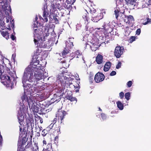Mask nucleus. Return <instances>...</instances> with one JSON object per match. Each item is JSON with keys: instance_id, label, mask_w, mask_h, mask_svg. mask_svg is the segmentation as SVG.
<instances>
[{"instance_id": "72a5a7b5", "label": "nucleus", "mask_w": 151, "mask_h": 151, "mask_svg": "<svg viewBox=\"0 0 151 151\" xmlns=\"http://www.w3.org/2000/svg\"><path fill=\"white\" fill-rule=\"evenodd\" d=\"M132 84V81H130L127 82V85L128 88H130Z\"/></svg>"}, {"instance_id": "7c9ffc66", "label": "nucleus", "mask_w": 151, "mask_h": 151, "mask_svg": "<svg viewBox=\"0 0 151 151\" xmlns=\"http://www.w3.org/2000/svg\"><path fill=\"white\" fill-rule=\"evenodd\" d=\"M146 20L147 22H144L143 23V25H145L150 23L151 21V19H150L148 17H147L146 18Z\"/></svg>"}, {"instance_id": "6ab92c4d", "label": "nucleus", "mask_w": 151, "mask_h": 151, "mask_svg": "<svg viewBox=\"0 0 151 151\" xmlns=\"http://www.w3.org/2000/svg\"><path fill=\"white\" fill-rule=\"evenodd\" d=\"M127 3L131 5L132 6H134L137 5V3L135 0H125Z\"/></svg>"}, {"instance_id": "603ef678", "label": "nucleus", "mask_w": 151, "mask_h": 151, "mask_svg": "<svg viewBox=\"0 0 151 151\" xmlns=\"http://www.w3.org/2000/svg\"><path fill=\"white\" fill-rule=\"evenodd\" d=\"M40 129V130H42V127H39Z\"/></svg>"}, {"instance_id": "680f3d73", "label": "nucleus", "mask_w": 151, "mask_h": 151, "mask_svg": "<svg viewBox=\"0 0 151 151\" xmlns=\"http://www.w3.org/2000/svg\"><path fill=\"white\" fill-rule=\"evenodd\" d=\"M61 91V92H62V91H63L62 90Z\"/></svg>"}, {"instance_id": "f03ea898", "label": "nucleus", "mask_w": 151, "mask_h": 151, "mask_svg": "<svg viewBox=\"0 0 151 151\" xmlns=\"http://www.w3.org/2000/svg\"><path fill=\"white\" fill-rule=\"evenodd\" d=\"M38 26L39 28L37 29L38 27H37L35 23L34 25V42L35 44L37 46L41 48H45L47 47H49L53 45L55 40L57 39V37L56 34L52 33L50 39L46 43L45 42V39L48 36L49 29L46 27H43L40 25L39 24Z\"/></svg>"}, {"instance_id": "2eb2a0df", "label": "nucleus", "mask_w": 151, "mask_h": 151, "mask_svg": "<svg viewBox=\"0 0 151 151\" xmlns=\"http://www.w3.org/2000/svg\"><path fill=\"white\" fill-rule=\"evenodd\" d=\"M27 125L28 127H31L32 129L34 126V120L32 118L28 119L26 120Z\"/></svg>"}, {"instance_id": "4be33fe9", "label": "nucleus", "mask_w": 151, "mask_h": 151, "mask_svg": "<svg viewBox=\"0 0 151 151\" xmlns=\"http://www.w3.org/2000/svg\"><path fill=\"white\" fill-rule=\"evenodd\" d=\"M117 107L120 110H122L124 108V105L120 101H118L116 102Z\"/></svg>"}, {"instance_id": "49530a36", "label": "nucleus", "mask_w": 151, "mask_h": 151, "mask_svg": "<svg viewBox=\"0 0 151 151\" xmlns=\"http://www.w3.org/2000/svg\"><path fill=\"white\" fill-rule=\"evenodd\" d=\"M14 26V24L13 23H11V27H13Z\"/></svg>"}, {"instance_id": "58836bf2", "label": "nucleus", "mask_w": 151, "mask_h": 151, "mask_svg": "<svg viewBox=\"0 0 151 151\" xmlns=\"http://www.w3.org/2000/svg\"><path fill=\"white\" fill-rule=\"evenodd\" d=\"M101 116L102 119L103 120H104L106 119V116L105 114H101Z\"/></svg>"}, {"instance_id": "0eeeda50", "label": "nucleus", "mask_w": 151, "mask_h": 151, "mask_svg": "<svg viewBox=\"0 0 151 151\" xmlns=\"http://www.w3.org/2000/svg\"><path fill=\"white\" fill-rule=\"evenodd\" d=\"M1 8H0V12L2 14L7 15L11 13V9L10 6L4 3H1Z\"/></svg>"}, {"instance_id": "6e6552de", "label": "nucleus", "mask_w": 151, "mask_h": 151, "mask_svg": "<svg viewBox=\"0 0 151 151\" xmlns=\"http://www.w3.org/2000/svg\"><path fill=\"white\" fill-rule=\"evenodd\" d=\"M91 13L92 14L91 19L93 22H97L102 18V17L101 16L102 14L96 13L95 10H93V11H91Z\"/></svg>"}, {"instance_id": "e433bc0d", "label": "nucleus", "mask_w": 151, "mask_h": 151, "mask_svg": "<svg viewBox=\"0 0 151 151\" xmlns=\"http://www.w3.org/2000/svg\"><path fill=\"white\" fill-rule=\"evenodd\" d=\"M141 32V30L140 29H137L136 31V34L137 35H139Z\"/></svg>"}, {"instance_id": "412c9836", "label": "nucleus", "mask_w": 151, "mask_h": 151, "mask_svg": "<svg viewBox=\"0 0 151 151\" xmlns=\"http://www.w3.org/2000/svg\"><path fill=\"white\" fill-rule=\"evenodd\" d=\"M1 32L2 36L6 39L7 40L9 38V36L8 32L1 31Z\"/></svg>"}, {"instance_id": "f704fd0d", "label": "nucleus", "mask_w": 151, "mask_h": 151, "mask_svg": "<svg viewBox=\"0 0 151 151\" xmlns=\"http://www.w3.org/2000/svg\"><path fill=\"white\" fill-rule=\"evenodd\" d=\"M124 96V94L123 92H121L119 94V96L121 99L123 98Z\"/></svg>"}, {"instance_id": "f257e3e1", "label": "nucleus", "mask_w": 151, "mask_h": 151, "mask_svg": "<svg viewBox=\"0 0 151 151\" xmlns=\"http://www.w3.org/2000/svg\"><path fill=\"white\" fill-rule=\"evenodd\" d=\"M40 60L38 57H33L30 65L25 69L22 79L24 92L21 99L24 104H28L31 108L35 102V98L31 94L42 90L44 88L38 85V81L43 79L46 74L43 67L39 65Z\"/></svg>"}, {"instance_id": "423d86ee", "label": "nucleus", "mask_w": 151, "mask_h": 151, "mask_svg": "<svg viewBox=\"0 0 151 151\" xmlns=\"http://www.w3.org/2000/svg\"><path fill=\"white\" fill-rule=\"evenodd\" d=\"M24 116L25 113L24 111L22 110H20L19 111L17 117L19 123L20 124V125L19 127L20 128V131L21 132H22L25 130V129L24 127V124H23Z\"/></svg>"}, {"instance_id": "a19ab883", "label": "nucleus", "mask_w": 151, "mask_h": 151, "mask_svg": "<svg viewBox=\"0 0 151 151\" xmlns=\"http://www.w3.org/2000/svg\"><path fill=\"white\" fill-rule=\"evenodd\" d=\"M116 72L115 71H113L110 73V75L111 76H114L116 74Z\"/></svg>"}, {"instance_id": "1a4fd4ad", "label": "nucleus", "mask_w": 151, "mask_h": 151, "mask_svg": "<svg viewBox=\"0 0 151 151\" xmlns=\"http://www.w3.org/2000/svg\"><path fill=\"white\" fill-rule=\"evenodd\" d=\"M66 114V112L63 110H59L58 111L56 114V117L58 118L59 122H60V123L62 122V121Z\"/></svg>"}, {"instance_id": "f8f14e48", "label": "nucleus", "mask_w": 151, "mask_h": 151, "mask_svg": "<svg viewBox=\"0 0 151 151\" xmlns=\"http://www.w3.org/2000/svg\"><path fill=\"white\" fill-rule=\"evenodd\" d=\"M104 78L105 76L104 74L98 72L96 74L94 80L96 83H98L103 81Z\"/></svg>"}, {"instance_id": "ea45409f", "label": "nucleus", "mask_w": 151, "mask_h": 151, "mask_svg": "<svg viewBox=\"0 0 151 151\" xmlns=\"http://www.w3.org/2000/svg\"><path fill=\"white\" fill-rule=\"evenodd\" d=\"M53 19H54V20L55 21V23H58V19L57 18L55 17V16H53Z\"/></svg>"}, {"instance_id": "c756f323", "label": "nucleus", "mask_w": 151, "mask_h": 151, "mask_svg": "<svg viewBox=\"0 0 151 151\" xmlns=\"http://www.w3.org/2000/svg\"><path fill=\"white\" fill-rule=\"evenodd\" d=\"M131 94L130 92L126 93L125 94V97L127 100H129L130 99Z\"/></svg>"}, {"instance_id": "c9c22d12", "label": "nucleus", "mask_w": 151, "mask_h": 151, "mask_svg": "<svg viewBox=\"0 0 151 151\" xmlns=\"http://www.w3.org/2000/svg\"><path fill=\"white\" fill-rule=\"evenodd\" d=\"M135 40V37L133 36H132L131 37L130 39V42H132L134 41Z\"/></svg>"}, {"instance_id": "393cba45", "label": "nucleus", "mask_w": 151, "mask_h": 151, "mask_svg": "<svg viewBox=\"0 0 151 151\" xmlns=\"http://www.w3.org/2000/svg\"><path fill=\"white\" fill-rule=\"evenodd\" d=\"M123 29L125 31V35L126 36L128 35L130 33V31L129 30V27L128 26L124 27Z\"/></svg>"}, {"instance_id": "09e8293b", "label": "nucleus", "mask_w": 151, "mask_h": 151, "mask_svg": "<svg viewBox=\"0 0 151 151\" xmlns=\"http://www.w3.org/2000/svg\"><path fill=\"white\" fill-rule=\"evenodd\" d=\"M56 119H57L56 118H55L53 121V123L54 124L56 122Z\"/></svg>"}, {"instance_id": "79ce46f5", "label": "nucleus", "mask_w": 151, "mask_h": 151, "mask_svg": "<svg viewBox=\"0 0 151 151\" xmlns=\"http://www.w3.org/2000/svg\"><path fill=\"white\" fill-rule=\"evenodd\" d=\"M11 38L12 40H15L16 38L12 34L11 36Z\"/></svg>"}, {"instance_id": "cd10ccee", "label": "nucleus", "mask_w": 151, "mask_h": 151, "mask_svg": "<svg viewBox=\"0 0 151 151\" xmlns=\"http://www.w3.org/2000/svg\"><path fill=\"white\" fill-rule=\"evenodd\" d=\"M61 63L63 67L65 68H67L68 67L69 65L68 62H66V61H62Z\"/></svg>"}, {"instance_id": "a878e982", "label": "nucleus", "mask_w": 151, "mask_h": 151, "mask_svg": "<svg viewBox=\"0 0 151 151\" xmlns=\"http://www.w3.org/2000/svg\"><path fill=\"white\" fill-rule=\"evenodd\" d=\"M67 99L70 100L71 101H75L76 103L77 101V99L75 97H73L71 96H67L66 97Z\"/></svg>"}, {"instance_id": "37998d69", "label": "nucleus", "mask_w": 151, "mask_h": 151, "mask_svg": "<svg viewBox=\"0 0 151 151\" xmlns=\"http://www.w3.org/2000/svg\"><path fill=\"white\" fill-rule=\"evenodd\" d=\"M17 151H24L23 148H22L21 147H18Z\"/></svg>"}, {"instance_id": "4468645a", "label": "nucleus", "mask_w": 151, "mask_h": 151, "mask_svg": "<svg viewBox=\"0 0 151 151\" xmlns=\"http://www.w3.org/2000/svg\"><path fill=\"white\" fill-rule=\"evenodd\" d=\"M98 40L96 39V41H92L91 42V44L90 45V47L93 51H96L99 47Z\"/></svg>"}, {"instance_id": "3c124183", "label": "nucleus", "mask_w": 151, "mask_h": 151, "mask_svg": "<svg viewBox=\"0 0 151 151\" xmlns=\"http://www.w3.org/2000/svg\"><path fill=\"white\" fill-rule=\"evenodd\" d=\"M9 28H7V29H8L9 30H11V28H10V27L9 26Z\"/></svg>"}, {"instance_id": "4d7b16f0", "label": "nucleus", "mask_w": 151, "mask_h": 151, "mask_svg": "<svg viewBox=\"0 0 151 151\" xmlns=\"http://www.w3.org/2000/svg\"><path fill=\"white\" fill-rule=\"evenodd\" d=\"M42 135L43 136H45V134H42Z\"/></svg>"}, {"instance_id": "13d9d810", "label": "nucleus", "mask_w": 151, "mask_h": 151, "mask_svg": "<svg viewBox=\"0 0 151 151\" xmlns=\"http://www.w3.org/2000/svg\"><path fill=\"white\" fill-rule=\"evenodd\" d=\"M45 131V130H43L42 131V132H43L44 131Z\"/></svg>"}, {"instance_id": "9d476101", "label": "nucleus", "mask_w": 151, "mask_h": 151, "mask_svg": "<svg viewBox=\"0 0 151 151\" xmlns=\"http://www.w3.org/2000/svg\"><path fill=\"white\" fill-rule=\"evenodd\" d=\"M124 50V48L123 47L117 46L115 49L114 51V54L116 57L117 58H119L123 54Z\"/></svg>"}, {"instance_id": "aec40b11", "label": "nucleus", "mask_w": 151, "mask_h": 151, "mask_svg": "<svg viewBox=\"0 0 151 151\" xmlns=\"http://www.w3.org/2000/svg\"><path fill=\"white\" fill-rule=\"evenodd\" d=\"M111 65V63L108 62L106 63L104 68V70L105 71H108L110 68Z\"/></svg>"}, {"instance_id": "dca6fc26", "label": "nucleus", "mask_w": 151, "mask_h": 151, "mask_svg": "<svg viewBox=\"0 0 151 151\" xmlns=\"http://www.w3.org/2000/svg\"><path fill=\"white\" fill-rule=\"evenodd\" d=\"M124 20V21L125 22L127 23H132V22L134 21L133 17L131 15H129L128 16H125Z\"/></svg>"}, {"instance_id": "c03bdc74", "label": "nucleus", "mask_w": 151, "mask_h": 151, "mask_svg": "<svg viewBox=\"0 0 151 151\" xmlns=\"http://www.w3.org/2000/svg\"><path fill=\"white\" fill-rule=\"evenodd\" d=\"M43 146H44V145H46L47 144L46 141L45 140H43Z\"/></svg>"}, {"instance_id": "bf43d9fd", "label": "nucleus", "mask_w": 151, "mask_h": 151, "mask_svg": "<svg viewBox=\"0 0 151 151\" xmlns=\"http://www.w3.org/2000/svg\"><path fill=\"white\" fill-rule=\"evenodd\" d=\"M57 42H58V40H57V41L55 43V44H57Z\"/></svg>"}, {"instance_id": "052dcab7", "label": "nucleus", "mask_w": 151, "mask_h": 151, "mask_svg": "<svg viewBox=\"0 0 151 151\" xmlns=\"http://www.w3.org/2000/svg\"><path fill=\"white\" fill-rule=\"evenodd\" d=\"M24 138H23V139H22V141L24 139Z\"/></svg>"}, {"instance_id": "a211bd4d", "label": "nucleus", "mask_w": 151, "mask_h": 151, "mask_svg": "<svg viewBox=\"0 0 151 151\" xmlns=\"http://www.w3.org/2000/svg\"><path fill=\"white\" fill-rule=\"evenodd\" d=\"M96 61L98 64L101 63L103 62V56L98 54L96 57Z\"/></svg>"}, {"instance_id": "8fccbe9b", "label": "nucleus", "mask_w": 151, "mask_h": 151, "mask_svg": "<svg viewBox=\"0 0 151 151\" xmlns=\"http://www.w3.org/2000/svg\"><path fill=\"white\" fill-rule=\"evenodd\" d=\"M6 22H7V23L9 22V19H7V20H6Z\"/></svg>"}, {"instance_id": "9b49d317", "label": "nucleus", "mask_w": 151, "mask_h": 151, "mask_svg": "<svg viewBox=\"0 0 151 151\" xmlns=\"http://www.w3.org/2000/svg\"><path fill=\"white\" fill-rule=\"evenodd\" d=\"M73 43L70 42H67L66 44V48H65V49L62 52V55L63 57L65 58V55H67L69 52V48H70L73 46Z\"/></svg>"}, {"instance_id": "b1692460", "label": "nucleus", "mask_w": 151, "mask_h": 151, "mask_svg": "<svg viewBox=\"0 0 151 151\" xmlns=\"http://www.w3.org/2000/svg\"><path fill=\"white\" fill-rule=\"evenodd\" d=\"M88 14L87 12H86V13L84 14L82 16L83 19L85 21H86L87 22H88V20H89V18L88 17Z\"/></svg>"}, {"instance_id": "864d4df0", "label": "nucleus", "mask_w": 151, "mask_h": 151, "mask_svg": "<svg viewBox=\"0 0 151 151\" xmlns=\"http://www.w3.org/2000/svg\"><path fill=\"white\" fill-rule=\"evenodd\" d=\"M99 110H100V111H101V108L100 107L99 108Z\"/></svg>"}, {"instance_id": "bb28decb", "label": "nucleus", "mask_w": 151, "mask_h": 151, "mask_svg": "<svg viewBox=\"0 0 151 151\" xmlns=\"http://www.w3.org/2000/svg\"><path fill=\"white\" fill-rule=\"evenodd\" d=\"M4 23L3 21L0 20V30H3L5 29Z\"/></svg>"}, {"instance_id": "2f4dec72", "label": "nucleus", "mask_w": 151, "mask_h": 151, "mask_svg": "<svg viewBox=\"0 0 151 151\" xmlns=\"http://www.w3.org/2000/svg\"><path fill=\"white\" fill-rule=\"evenodd\" d=\"M33 148V151H38V147L37 144H35Z\"/></svg>"}, {"instance_id": "473e14b6", "label": "nucleus", "mask_w": 151, "mask_h": 151, "mask_svg": "<svg viewBox=\"0 0 151 151\" xmlns=\"http://www.w3.org/2000/svg\"><path fill=\"white\" fill-rule=\"evenodd\" d=\"M147 6L151 5V0H143Z\"/></svg>"}, {"instance_id": "5701e85b", "label": "nucleus", "mask_w": 151, "mask_h": 151, "mask_svg": "<svg viewBox=\"0 0 151 151\" xmlns=\"http://www.w3.org/2000/svg\"><path fill=\"white\" fill-rule=\"evenodd\" d=\"M120 10L117 9V8H116V9L114 11V14L115 15L116 18V19H117L119 13H124V11L123 12H120Z\"/></svg>"}, {"instance_id": "ddd939ff", "label": "nucleus", "mask_w": 151, "mask_h": 151, "mask_svg": "<svg viewBox=\"0 0 151 151\" xmlns=\"http://www.w3.org/2000/svg\"><path fill=\"white\" fill-rule=\"evenodd\" d=\"M44 54L42 57V59H45L47 56V53L46 52H42L41 49H37L35 53V55L34 56H36L38 57V58H39L41 57V55Z\"/></svg>"}, {"instance_id": "de8ad7c7", "label": "nucleus", "mask_w": 151, "mask_h": 151, "mask_svg": "<svg viewBox=\"0 0 151 151\" xmlns=\"http://www.w3.org/2000/svg\"><path fill=\"white\" fill-rule=\"evenodd\" d=\"M40 122L41 123H42L43 122V120L42 119H40Z\"/></svg>"}, {"instance_id": "20e7f679", "label": "nucleus", "mask_w": 151, "mask_h": 151, "mask_svg": "<svg viewBox=\"0 0 151 151\" xmlns=\"http://www.w3.org/2000/svg\"><path fill=\"white\" fill-rule=\"evenodd\" d=\"M50 0V1H47L46 4L44 6L43 9V13L42 16L43 18L39 16L40 19L42 22H47L48 21L47 17H48L49 12L51 15L53 14L56 10V8L55 7L54 4L55 3L54 2L56 0Z\"/></svg>"}, {"instance_id": "f3484780", "label": "nucleus", "mask_w": 151, "mask_h": 151, "mask_svg": "<svg viewBox=\"0 0 151 151\" xmlns=\"http://www.w3.org/2000/svg\"><path fill=\"white\" fill-rule=\"evenodd\" d=\"M74 53H72L70 55V56H72V57H73V54ZM75 56L74 57H75L77 58H82V60H84V59L83 58V56L80 53V52L78 50L76 51L75 52Z\"/></svg>"}, {"instance_id": "a18cd8bd", "label": "nucleus", "mask_w": 151, "mask_h": 151, "mask_svg": "<svg viewBox=\"0 0 151 151\" xmlns=\"http://www.w3.org/2000/svg\"><path fill=\"white\" fill-rule=\"evenodd\" d=\"M119 1H120V4L121 5V6H122L123 4H122V2L123 1V0H119Z\"/></svg>"}, {"instance_id": "c85d7f7f", "label": "nucleus", "mask_w": 151, "mask_h": 151, "mask_svg": "<svg viewBox=\"0 0 151 151\" xmlns=\"http://www.w3.org/2000/svg\"><path fill=\"white\" fill-rule=\"evenodd\" d=\"M37 17H36V18H35V20L36 21H35V23L34 24V26L35 25V23L36 24V25L37 26V27H38V28L37 29H38L39 28V27H38V26L39 25V24H40V25H41V26H42L43 27H47L48 28V29H49V30H48V32H49V31L51 29V30H52V29H49L47 27H46V26H43L41 24H40V23H38V22H37ZM48 33H49L48 32Z\"/></svg>"}, {"instance_id": "5fc2aeb1", "label": "nucleus", "mask_w": 151, "mask_h": 151, "mask_svg": "<svg viewBox=\"0 0 151 151\" xmlns=\"http://www.w3.org/2000/svg\"><path fill=\"white\" fill-rule=\"evenodd\" d=\"M145 6H143H143H142V8L145 7Z\"/></svg>"}, {"instance_id": "39448f33", "label": "nucleus", "mask_w": 151, "mask_h": 151, "mask_svg": "<svg viewBox=\"0 0 151 151\" xmlns=\"http://www.w3.org/2000/svg\"><path fill=\"white\" fill-rule=\"evenodd\" d=\"M66 73L65 72L60 73L57 76V80L60 81L61 83H63V86H64V84L65 83V86L66 85V86H67V84L68 86H69L70 88H74L76 91L78 92L79 88V86L78 84L76 86L74 85H73L71 78L69 77L68 76H66Z\"/></svg>"}, {"instance_id": "7ed1b4c3", "label": "nucleus", "mask_w": 151, "mask_h": 151, "mask_svg": "<svg viewBox=\"0 0 151 151\" xmlns=\"http://www.w3.org/2000/svg\"><path fill=\"white\" fill-rule=\"evenodd\" d=\"M4 62L9 63L8 60L3 56L1 52H0V74L1 82L7 87L12 85V82L16 77L15 72L10 71L9 69L6 67Z\"/></svg>"}, {"instance_id": "6e6d98bb", "label": "nucleus", "mask_w": 151, "mask_h": 151, "mask_svg": "<svg viewBox=\"0 0 151 151\" xmlns=\"http://www.w3.org/2000/svg\"><path fill=\"white\" fill-rule=\"evenodd\" d=\"M24 143L23 142H22V145H24Z\"/></svg>"}, {"instance_id": "4c0bfd02", "label": "nucleus", "mask_w": 151, "mask_h": 151, "mask_svg": "<svg viewBox=\"0 0 151 151\" xmlns=\"http://www.w3.org/2000/svg\"><path fill=\"white\" fill-rule=\"evenodd\" d=\"M121 63L120 62H119L117 65H116V68L117 69H119L121 67Z\"/></svg>"}]
</instances>
